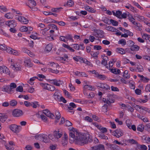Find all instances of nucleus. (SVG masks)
<instances>
[{"label": "nucleus", "mask_w": 150, "mask_h": 150, "mask_svg": "<svg viewBox=\"0 0 150 150\" xmlns=\"http://www.w3.org/2000/svg\"><path fill=\"white\" fill-rule=\"evenodd\" d=\"M69 141L71 143L74 141L78 144L82 145L87 143L88 141L92 140V137L88 134H83L78 132L74 128L69 131Z\"/></svg>", "instance_id": "obj_1"}, {"label": "nucleus", "mask_w": 150, "mask_h": 150, "mask_svg": "<svg viewBox=\"0 0 150 150\" xmlns=\"http://www.w3.org/2000/svg\"><path fill=\"white\" fill-rule=\"evenodd\" d=\"M9 61L11 62V64L13 69L15 71H21L22 68L21 63L18 61H17L12 59H10Z\"/></svg>", "instance_id": "obj_2"}, {"label": "nucleus", "mask_w": 150, "mask_h": 150, "mask_svg": "<svg viewBox=\"0 0 150 150\" xmlns=\"http://www.w3.org/2000/svg\"><path fill=\"white\" fill-rule=\"evenodd\" d=\"M36 139L40 141H42L44 142H47L49 141L47 135L45 134H40L35 136Z\"/></svg>", "instance_id": "obj_3"}, {"label": "nucleus", "mask_w": 150, "mask_h": 150, "mask_svg": "<svg viewBox=\"0 0 150 150\" xmlns=\"http://www.w3.org/2000/svg\"><path fill=\"white\" fill-rule=\"evenodd\" d=\"M40 85L43 88L51 91H53L55 89L54 86L47 83H40Z\"/></svg>", "instance_id": "obj_4"}, {"label": "nucleus", "mask_w": 150, "mask_h": 150, "mask_svg": "<svg viewBox=\"0 0 150 150\" xmlns=\"http://www.w3.org/2000/svg\"><path fill=\"white\" fill-rule=\"evenodd\" d=\"M15 17L16 19L18 21L22 23L26 24L28 23V20L21 15H16Z\"/></svg>", "instance_id": "obj_5"}, {"label": "nucleus", "mask_w": 150, "mask_h": 150, "mask_svg": "<svg viewBox=\"0 0 150 150\" xmlns=\"http://www.w3.org/2000/svg\"><path fill=\"white\" fill-rule=\"evenodd\" d=\"M9 128L13 132L16 133H19L21 129V127L15 124H13L9 126Z\"/></svg>", "instance_id": "obj_6"}, {"label": "nucleus", "mask_w": 150, "mask_h": 150, "mask_svg": "<svg viewBox=\"0 0 150 150\" xmlns=\"http://www.w3.org/2000/svg\"><path fill=\"white\" fill-rule=\"evenodd\" d=\"M92 124L96 127L103 133H105L107 132L106 128L102 127L100 125H98L96 122L92 123Z\"/></svg>", "instance_id": "obj_7"}, {"label": "nucleus", "mask_w": 150, "mask_h": 150, "mask_svg": "<svg viewBox=\"0 0 150 150\" xmlns=\"http://www.w3.org/2000/svg\"><path fill=\"white\" fill-rule=\"evenodd\" d=\"M12 114L14 117H18L22 116L23 113L22 110L16 109L13 111Z\"/></svg>", "instance_id": "obj_8"}, {"label": "nucleus", "mask_w": 150, "mask_h": 150, "mask_svg": "<svg viewBox=\"0 0 150 150\" xmlns=\"http://www.w3.org/2000/svg\"><path fill=\"white\" fill-rule=\"evenodd\" d=\"M5 24L9 27H14L16 26L17 23L16 21L12 20L6 21Z\"/></svg>", "instance_id": "obj_9"}, {"label": "nucleus", "mask_w": 150, "mask_h": 150, "mask_svg": "<svg viewBox=\"0 0 150 150\" xmlns=\"http://www.w3.org/2000/svg\"><path fill=\"white\" fill-rule=\"evenodd\" d=\"M125 7L129 9L130 11L134 13H136L138 11V10L137 9L134 7L129 4H126Z\"/></svg>", "instance_id": "obj_10"}, {"label": "nucleus", "mask_w": 150, "mask_h": 150, "mask_svg": "<svg viewBox=\"0 0 150 150\" xmlns=\"http://www.w3.org/2000/svg\"><path fill=\"white\" fill-rule=\"evenodd\" d=\"M43 113L44 114L47 116L49 117L54 119V116L53 114L51 113L50 111L48 110H44L42 111Z\"/></svg>", "instance_id": "obj_11"}, {"label": "nucleus", "mask_w": 150, "mask_h": 150, "mask_svg": "<svg viewBox=\"0 0 150 150\" xmlns=\"http://www.w3.org/2000/svg\"><path fill=\"white\" fill-rule=\"evenodd\" d=\"M90 150H105V148L103 145L100 144L91 147Z\"/></svg>", "instance_id": "obj_12"}, {"label": "nucleus", "mask_w": 150, "mask_h": 150, "mask_svg": "<svg viewBox=\"0 0 150 150\" xmlns=\"http://www.w3.org/2000/svg\"><path fill=\"white\" fill-rule=\"evenodd\" d=\"M147 108L143 106H137V109L142 114H146L147 112Z\"/></svg>", "instance_id": "obj_13"}, {"label": "nucleus", "mask_w": 150, "mask_h": 150, "mask_svg": "<svg viewBox=\"0 0 150 150\" xmlns=\"http://www.w3.org/2000/svg\"><path fill=\"white\" fill-rule=\"evenodd\" d=\"M0 71L1 73L6 74H9V71L8 69L5 66H0Z\"/></svg>", "instance_id": "obj_14"}, {"label": "nucleus", "mask_w": 150, "mask_h": 150, "mask_svg": "<svg viewBox=\"0 0 150 150\" xmlns=\"http://www.w3.org/2000/svg\"><path fill=\"white\" fill-rule=\"evenodd\" d=\"M97 85L98 87L104 89L108 90L110 89V86L105 83H97Z\"/></svg>", "instance_id": "obj_15"}, {"label": "nucleus", "mask_w": 150, "mask_h": 150, "mask_svg": "<svg viewBox=\"0 0 150 150\" xmlns=\"http://www.w3.org/2000/svg\"><path fill=\"white\" fill-rule=\"evenodd\" d=\"M52 45L51 43H49L47 45L45 48V52L47 53L50 52L52 50Z\"/></svg>", "instance_id": "obj_16"}, {"label": "nucleus", "mask_w": 150, "mask_h": 150, "mask_svg": "<svg viewBox=\"0 0 150 150\" xmlns=\"http://www.w3.org/2000/svg\"><path fill=\"white\" fill-rule=\"evenodd\" d=\"M50 83L54 85L57 86H59L62 83V81L56 79L52 80L50 81Z\"/></svg>", "instance_id": "obj_17"}, {"label": "nucleus", "mask_w": 150, "mask_h": 150, "mask_svg": "<svg viewBox=\"0 0 150 150\" xmlns=\"http://www.w3.org/2000/svg\"><path fill=\"white\" fill-rule=\"evenodd\" d=\"M84 7L86 10L89 12L94 13L96 12V10H95L88 5H86L84 6Z\"/></svg>", "instance_id": "obj_18"}, {"label": "nucleus", "mask_w": 150, "mask_h": 150, "mask_svg": "<svg viewBox=\"0 0 150 150\" xmlns=\"http://www.w3.org/2000/svg\"><path fill=\"white\" fill-rule=\"evenodd\" d=\"M138 76L140 77V80L143 82L146 83L148 82L150 80L149 78H148L147 77H144L143 75H140L138 74Z\"/></svg>", "instance_id": "obj_19"}, {"label": "nucleus", "mask_w": 150, "mask_h": 150, "mask_svg": "<svg viewBox=\"0 0 150 150\" xmlns=\"http://www.w3.org/2000/svg\"><path fill=\"white\" fill-rule=\"evenodd\" d=\"M116 60L117 59H112V60L109 62V65H107L106 66L107 68L110 70V68H111L113 66L114 63L116 62Z\"/></svg>", "instance_id": "obj_20"}, {"label": "nucleus", "mask_w": 150, "mask_h": 150, "mask_svg": "<svg viewBox=\"0 0 150 150\" xmlns=\"http://www.w3.org/2000/svg\"><path fill=\"white\" fill-rule=\"evenodd\" d=\"M112 12L114 16H115L119 19H120L121 18V16L122 14V11L118 10L116 11V12H115L114 11H112Z\"/></svg>", "instance_id": "obj_21"}, {"label": "nucleus", "mask_w": 150, "mask_h": 150, "mask_svg": "<svg viewBox=\"0 0 150 150\" xmlns=\"http://www.w3.org/2000/svg\"><path fill=\"white\" fill-rule=\"evenodd\" d=\"M96 33L97 37L100 38H103L104 37V32L103 31L101 30H97L96 31Z\"/></svg>", "instance_id": "obj_22"}, {"label": "nucleus", "mask_w": 150, "mask_h": 150, "mask_svg": "<svg viewBox=\"0 0 150 150\" xmlns=\"http://www.w3.org/2000/svg\"><path fill=\"white\" fill-rule=\"evenodd\" d=\"M113 134L117 138H119L123 135V134L120 130H116L115 132H113Z\"/></svg>", "instance_id": "obj_23"}, {"label": "nucleus", "mask_w": 150, "mask_h": 150, "mask_svg": "<svg viewBox=\"0 0 150 150\" xmlns=\"http://www.w3.org/2000/svg\"><path fill=\"white\" fill-rule=\"evenodd\" d=\"M28 6L30 8H32V7L35 6L36 5V4L34 0H28Z\"/></svg>", "instance_id": "obj_24"}, {"label": "nucleus", "mask_w": 150, "mask_h": 150, "mask_svg": "<svg viewBox=\"0 0 150 150\" xmlns=\"http://www.w3.org/2000/svg\"><path fill=\"white\" fill-rule=\"evenodd\" d=\"M64 137L63 139L62 140V144L64 146L66 145L67 144V140L68 139V136L66 133H64Z\"/></svg>", "instance_id": "obj_25"}, {"label": "nucleus", "mask_w": 150, "mask_h": 150, "mask_svg": "<svg viewBox=\"0 0 150 150\" xmlns=\"http://www.w3.org/2000/svg\"><path fill=\"white\" fill-rule=\"evenodd\" d=\"M24 62L25 65L27 67H31L33 66V64L31 62L29 58H28L25 59L24 61Z\"/></svg>", "instance_id": "obj_26"}, {"label": "nucleus", "mask_w": 150, "mask_h": 150, "mask_svg": "<svg viewBox=\"0 0 150 150\" xmlns=\"http://www.w3.org/2000/svg\"><path fill=\"white\" fill-rule=\"evenodd\" d=\"M62 46L68 49L71 52H75L74 49L68 45L63 43L62 45Z\"/></svg>", "instance_id": "obj_27"}, {"label": "nucleus", "mask_w": 150, "mask_h": 150, "mask_svg": "<svg viewBox=\"0 0 150 150\" xmlns=\"http://www.w3.org/2000/svg\"><path fill=\"white\" fill-rule=\"evenodd\" d=\"M110 70L112 73L116 74H119L121 73L120 70L117 69H111Z\"/></svg>", "instance_id": "obj_28"}, {"label": "nucleus", "mask_w": 150, "mask_h": 150, "mask_svg": "<svg viewBox=\"0 0 150 150\" xmlns=\"http://www.w3.org/2000/svg\"><path fill=\"white\" fill-rule=\"evenodd\" d=\"M14 15L13 13L11 12H8L4 15V17L8 19H12L13 18Z\"/></svg>", "instance_id": "obj_29"}, {"label": "nucleus", "mask_w": 150, "mask_h": 150, "mask_svg": "<svg viewBox=\"0 0 150 150\" xmlns=\"http://www.w3.org/2000/svg\"><path fill=\"white\" fill-rule=\"evenodd\" d=\"M1 90L4 92L9 93L11 92L8 86H4L1 88Z\"/></svg>", "instance_id": "obj_30"}, {"label": "nucleus", "mask_w": 150, "mask_h": 150, "mask_svg": "<svg viewBox=\"0 0 150 150\" xmlns=\"http://www.w3.org/2000/svg\"><path fill=\"white\" fill-rule=\"evenodd\" d=\"M54 136L57 138V140L61 137L62 133L59 131H55L54 132Z\"/></svg>", "instance_id": "obj_31"}, {"label": "nucleus", "mask_w": 150, "mask_h": 150, "mask_svg": "<svg viewBox=\"0 0 150 150\" xmlns=\"http://www.w3.org/2000/svg\"><path fill=\"white\" fill-rule=\"evenodd\" d=\"M129 21L131 22L134 25H135L138 27L139 26V24L135 21V19L132 16H131V18H130V17H129Z\"/></svg>", "instance_id": "obj_32"}, {"label": "nucleus", "mask_w": 150, "mask_h": 150, "mask_svg": "<svg viewBox=\"0 0 150 150\" xmlns=\"http://www.w3.org/2000/svg\"><path fill=\"white\" fill-rule=\"evenodd\" d=\"M7 118L6 115L4 114L0 113V121L4 122Z\"/></svg>", "instance_id": "obj_33"}, {"label": "nucleus", "mask_w": 150, "mask_h": 150, "mask_svg": "<svg viewBox=\"0 0 150 150\" xmlns=\"http://www.w3.org/2000/svg\"><path fill=\"white\" fill-rule=\"evenodd\" d=\"M112 96H110V97L111 98H109V99L107 98L106 101L105 99H103V101H106V103L108 105H109L110 104L112 103H114V100L113 99H112Z\"/></svg>", "instance_id": "obj_34"}, {"label": "nucleus", "mask_w": 150, "mask_h": 150, "mask_svg": "<svg viewBox=\"0 0 150 150\" xmlns=\"http://www.w3.org/2000/svg\"><path fill=\"white\" fill-rule=\"evenodd\" d=\"M123 77L126 79H128L130 77V74L128 73L127 71L125 70V71L123 75Z\"/></svg>", "instance_id": "obj_35"}, {"label": "nucleus", "mask_w": 150, "mask_h": 150, "mask_svg": "<svg viewBox=\"0 0 150 150\" xmlns=\"http://www.w3.org/2000/svg\"><path fill=\"white\" fill-rule=\"evenodd\" d=\"M131 47L130 48V49L132 51H137L139 49V47L136 45H134L132 46L131 45Z\"/></svg>", "instance_id": "obj_36"}, {"label": "nucleus", "mask_w": 150, "mask_h": 150, "mask_svg": "<svg viewBox=\"0 0 150 150\" xmlns=\"http://www.w3.org/2000/svg\"><path fill=\"white\" fill-rule=\"evenodd\" d=\"M48 138L54 142H57V138L56 137L54 134L53 132V134H50L48 135Z\"/></svg>", "instance_id": "obj_37"}, {"label": "nucleus", "mask_w": 150, "mask_h": 150, "mask_svg": "<svg viewBox=\"0 0 150 150\" xmlns=\"http://www.w3.org/2000/svg\"><path fill=\"white\" fill-rule=\"evenodd\" d=\"M83 89L84 90L86 91L87 89L91 91L93 90L94 88L91 85H86L84 86Z\"/></svg>", "instance_id": "obj_38"}, {"label": "nucleus", "mask_w": 150, "mask_h": 150, "mask_svg": "<svg viewBox=\"0 0 150 150\" xmlns=\"http://www.w3.org/2000/svg\"><path fill=\"white\" fill-rule=\"evenodd\" d=\"M135 17L137 18V19L140 21H143L144 19V18L142 16L137 14L135 15Z\"/></svg>", "instance_id": "obj_39"}, {"label": "nucleus", "mask_w": 150, "mask_h": 150, "mask_svg": "<svg viewBox=\"0 0 150 150\" xmlns=\"http://www.w3.org/2000/svg\"><path fill=\"white\" fill-rule=\"evenodd\" d=\"M38 79V77L36 76H34L30 78L29 80L28 81V82L30 85H33L34 83V81L36 79Z\"/></svg>", "instance_id": "obj_40"}, {"label": "nucleus", "mask_w": 150, "mask_h": 150, "mask_svg": "<svg viewBox=\"0 0 150 150\" xmlns=\"http://www.w3.org/2000/svg\"><path fill=\"white\" fill-rule=\"evenodd\" d=\"M108 59L107 57H104V58L103 59V60L101 62L102 64L104 66H106V67L107 66V62Z\"/></svg>", "instance_id": "obj_41"}, {"label": "nucleus", "mask_w": 150, "mask_h": 150, "mask_svg": "<svg viewBox=\"0 0 150 150\" xmlns=\"http://www.w3.org/2000/svg\"><path fill=\"white\" fill-rule=\"evenodd\" d=\"M117 52L120 54H123L125 53V51L122 48H117Z\"/></svg>", "instance_id": "obj_42"}, {"label": "nucleus", "mask_w": 150, "mask_h": 150, "mask_svg": "<svg viewBox=\"0 0 150 150\" xmlns=\"http://www.w3.org/2000/svg\"><path fill=\"white\" fill-rule=\"evenodd\" d=\"M138 149L141 150H147V147L145 145H139L138 146Z\"/></svg>", "instance_id": "obj_43"}, {"label": "nucleus", "mask_w": 150, "mask_h": 150, "mask_svg": "<svg viewBox=\"0 0 150 150\" xmlns=\"http://www.w3.org/2000/svg\"><path fill=\"white\" fill-rule=\"evenodd\" d=\"M74 59L77 62H82V61L83 59V58L79 56H76L74 57H73Z\"/></svg>", "instance_id": "obj_44"}, {"label": "nucleus", "mask_w": 150, "mask_h": 150, "mask_svg": "<svg viewBox=\"0 0 150 150\" xmlns=\"http://www.w3.org/2000/svg\"><path fill=\"white\" fill-rule=\"evenodd\" d=\"M74 4V3L73 1L71 0H69L67 1V3L66 4L64 5V6H67L68 7H71L73 6Z\"/></svg>", "instance_id": "obj_45"}, {"label": "nucleus", "mask_w": 150, "mask_h": 150, "mask_svg": "<svg viewBox=\"0 0 150 150\" xmlns=\"http://www.w3.org/2000/svg\"><path fill=\"white\" fill-rule=\"evenodd\" d=\"M137 131L142 132L144 129V125H139L137 127Z\"/></svg>", "instance_id": "obj_46"}, {"label": "nucleus", "mask_w": 150, "mask_h": 150, "mask_svg": "<svg viewBox=\"0 0 150 150\" xmlns=\"http://www.w3.org/2000/svg\"><path fill=\"white\" fill-rule=\"evenodd\" d=\"M106 29L107 30L111 31L112 32L116 31L117 30V29L116 28H115L113 27L110 26H108V27H107L106 28Z\"/></svg>", "instance_id": "obj_47"}, {"label": "nucleus", "mask_w": 150, "mask_h": 150, "mask_svg": "<svg viewBox=\"0 0 150 150\" xmlns=\"http://www.w3.org/2000/svg\"><path fill=\"white\" fill-rule=\"evenodd\" d=\"M8 11V9L5 6H0V11L1 13L6 12L7 11Z\"/></svg>", "instance_id": "obj_48"}, {"label": "nucleus", "mask_w": 150, "mask_h": 150, "mask_svg": "<svg viewBox=\"0 0 150 150\" xmlns=\"http://www.w3.org/2000/svg\"><path fill=\"white\" fill-rule=\"evenodd\" d=\"M82 62L90 66V67H92L93 64H91V63L89 61H88L87 60L85 59H83Z\"/></svg>", "instance_id": "obj_49"}, {"label": "nucleus", "mask_w": 150, "mask_h": 150, "mask_svg": "<svg viewBox=\"0 0 150 150\" xmlns=\"http://www.w3.org/2000/svg\"><path fill=\"white\" fill-rule=\"evenodd\" d=\"M131 1L132 2L133 4L137 6L138 8L140 9L141 10H143V8L141 7V6L139 4L136 2L135 1Z\"/></svg>", "instance_id": "obj_50"}, {"label": "nucleus", "mask_w": 150, "mask_h": 150, "mask_svg": "<svg viewBox=\"0 0 150 150\" xmlns=\"http://www.w3.org/2000/svg\"><path fill=\"white\" fill-rule=\"evenodd\" d=\"M9 86L10 91L11 92L13 91V89L16 88L17 86L15 83H12L10 84Z\"/></svg>", "instance_id": "obj_51"}, {"label": "nucleus", "mask_w": 150, "mask_h": 150, "mask_svg": "<svg viewBox=\"0 0 150 150\" xmlns=\"http://www.w3.org/2000/svg\"><path fill=\"white\" fill-rule=\"evenodd\" d=\"M68 39L67 36L64 37L63 36H60L59 38V40L60 41H62L64 42H66L67 40Z\"/></svg>", "instance_id": "obj_52"}, {"label": "nucleus", "mask_w": 150, "mask_h": 150, "mask_svg": "<svg viewBox=\"0 0 150 150\" xmlns=\"http://www.w3.org/2000/svg\"><path fill=\"white\" fill-rule=\"evenodd\" d=\"M31 106L33 107V108H36L39 106L38 102L36 101L34 102H31Z\"/></svg>", "instance_id": "obj_53"}, {"label": "nucleus", "mask_w": 150, "mask_h": 150, "mask_svg": "<svg viewBox=\"0 0 150 150\" xmlns=\"http://www.w3.org/2000/svg\"><path fill=\"white\" fill-rule=\"evenodd\" d=\"M97 78L101 80H104L106 79V77L103 74H98L96 77Z\"/></svg>", "instance_id": "obj_54"}, {"label": "nucleus", "mask_w": 150, "mask_h": 150, "mask_svg": "<svg viewBox=\"0 0 150 150\" xmlns=\"http://www.w3.org/2000/svg\"><path fill=\"white\" fill-rule=\"evenodd\" d=\"M119 44H121L122 46H124L126 44V41L124 39L120 40L118 42Z\"/></svg>", "instance_id": "obj_55"}, {"label": "nucleus", "mask_w": 150, "mask_h": 150, "mask_svg": "<svg viewBox=\"0 0 150 150\" xmlns=\"http://www.w3.org/2000/svg\"><path fill=\"white\" fill-rule=\"evenodd\" d=\"M17 104V102L15 100H12L10 102V105L12 106H14Z\"/></svg>", "instance_id": "obj_56"}, {"label": "nucleus", "mask_w": 150, "mask_h": 150, "mask_svg": "<svg viewBox=\"0 0 150 150\" xmlns=\"http://www.w3.org/2000/svg\"><path fill=\"white\" fill-rule=\"evenodd\" d=\"M62 8H52L51 9V11L52 12H58Z\"/></svg>", "instance_id": "obj_57"}, {"label": "nucleus", "mask_w": 150, "mask_h": 150, "mask_svg": "<svg viewBox=\"0 0 150 150\" xmlns=\"http://www.w3.org/2000/svg\"><path fill=\"white\" fill-rule=\"evenodd\" d=\"M127 142L129 143L132 144H136L137 143V142L132 139H129L127 140Z\"/></svg>", "instance_id": "obj_58"}, {"label": "nucleus", "mask_w": 150, "mask_h": 150, "mask_svg": "<svg viewBox=\"0 0 150 150\" xmlns=\"http://www.w3.org/2000/svg\"><path fill=\"white\" fill-rule=\"evenodd\" d=\"M14 50L12 49L11 48L8 47L7 48L6 51L8 53L12 54Z\"/></svg>", "instance_id": "obj_59"}, {"label": "nucleus", "mask_w": 150, "mask_h": 150, "mask_svg": "<svg viewBox=\"0 0 150 150\" xmlns=\"http://www.w3.org/2000/svg\"><path fill=\"white\" fill-rule=\"evenodd\" d=\"M49 65H50V66L54 68H57L58 67V64L54 62H50Z\"/></svg>", "instance_id": "obj_60"}, {"label": "nucleus", "mask_w": 150, "mask_h": 150, "mask_svg": "<svg viewBox=\"0 0 150 150\" xmlns=\"http://www.w3.org/2000/svg\"><path fill=\"white\" fill-rule=\"evenodd\" d=\"M56 115V119L57 120H59L61 117V115L59 112L58 111H56L55 112Z\"/></svg>", "instance_id": "obj_61"}, {"label": "nucleus", "mask_w": 150, "mask_h": 150, "mask_svg": "<svg viewBox=\"0 0 150 150\" xmlns=\"http://www.w3.org/2000/svg\"><path fill=\"white\" fill-rule=\"evenodd\" d=\"M129 85L130 87L132 89H134L135 87L134 83L133 81L129 82Z\"/></svg>", "instance_id": "obj_62"}, {"label": "nucleus", "mask_w": 150, "mask_h": 150, "mask_svg": "<svg viewBox=\"0 0 150 150\" xmlns=\"http://www.w3.org/2000/svg\"><path fill=\"white\" fill-rule=\"evenodd\" d=\"M126 123L128 128L132 125L131 121L129 119L126 120Z\"/></svg>", "instance_id": "obj_63"}, {"label": "nucleus", "mask_w": 150, "mask_h": 150, "mask_svg": "<svg viewBox=\"0 0 150 150\" xmlns=\"http://www.w3.org/2000/svg\"><path fill=\"white\" fill-rule=\"evenodd\" d=\"M145 91L147 92H150V83L147 84L145 87Z\"/></svg>", "instance_id": "obj_64"}]
</instances>
